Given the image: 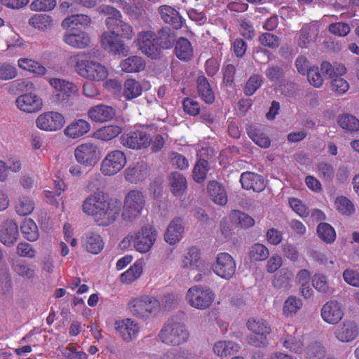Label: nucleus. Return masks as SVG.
<instances>
[{"label":"nucleus","mask_w":359,"mask_h":359,"mask_svg":"<svg viewBox=\"0 0 359 359\" xmlns=\"http://www.w3.org/2000/svg\"><path fill=\"white\" fill-rule=\"evenodd\" d=\"M12 289L11 275L7 269L0 270V293L6 294Z\"/></svg>","instance_id":"774afa93"},{"label":"nucleus","mask_w":359,"mask_h":359,"mask_svg":"<svg viewBox=\"0 0 359 359\" xmlns=\"http://www.w3.org/2000/svg\"><path fill=\"white\" fill-rule=\"evenodd\" d=\"M142 88L140 83L134 79H127L123 85V95L127 100L137 97L142 94Z\"/></svg>","instance_id":"79ce46f5"},{"label":"nucleus","mask_w":359,"mask_h":359,"mask_svg":"<svg viewBox=\"0 0 359 359\" xmlns=\"http://www.w3.org/2000/svg\"><path fill=\"white\" fill-rule=\"evenodd\" d=\"M337 210L343 215H350L354 212V206L351 201L344 196L337 197L335 201Z\"/></svg>","instance_id":"680f3d73"},{"label":"nucleus","mask_w":359,"mask_h":359,"mask_svg":"<svg viewBox=\"0 0 359 359\" xmlns=\"http://www.w3.org/2000/svg\"><path fill=\"white\" fill-rule=\"evenodd\" d=\"M115 330L121 336L123 341L129 342L137 336L139 332V327L133 320L127 318L122 320H116L115 323Z\"/></svg>","instance_id":"393cba45"},{"label":"nucleus","mask_w":359,"mask_h":359,"mask_svg":"<svg viewBox=\"0 0 359 359\" xmlns=\"http://www.w3.org/2000/svg\"><path fill=\"white\" fill-rule=\"evenodd\" d=\"M83 247L89 252L98 254L104 247L101 236L95 232H87L82 238Z\"/></svg>","instance_id":"7c9ffc66"},{"label":"nucleus","mask_w":359,"mask_h":359,"mask_svg":"<svg viewBox=\"0 0 359 359\" xmlns=\"http://www.w3.org/2000/svg\"><path fill=\"white\" fill-rule=\"evenodd\" d=\"M18 66L25 70L33 73L44 75L46 73V69L39 62L27 58H21L18 60Z\"/></svg>","instance_id":"5fc2aeb1"},{"label":"nucleus","mask_w":359,"mask_h":359,"mask_svg":"<svg viewBox=\"0 0 359 359\" xmlns=\"http://www.w3.org/2000/svg\"><path fill=\"white\" fill-rule=\"evenodd\" d=\"M302 307V302L295 296H289L284 302L283 313L286 317L295 315Z\"/></svg>","instance_id":"a18cd8bd"},{"label":"nucleus","mask_w":359,"mask_h":359,"mask_svg":"<svg viewBox=\"0 0 359 359\" xmlns=\"http://www.w3.org/2000/svg\"><path fill=\"white\" fill-rule=\"evenodd\" d=\"M120 142L125 147L139 150L150 145L151 137L143 130H136L123 133L120 137Z\"/></svg>","instance_id":"9b49d317"},{"label":"nucleus","mask_w":359,"mask_h":359,"mask_svg":"<svg viewBox=\"0 0 359 359\" xmlns=\"http://www.w3.org/2000/svg\"><path fill=\"white\" fill-rule=\"evenodd\" d=\"M14 271L20 276L30 279L34 276V271L25 262H18L13 265Z\"/></svg>","instance_id":"338daca9"},{"label":"nucleus","mask_w":359,"mask_h":359,"mask_svg":"<svg viewBox=\"0 0 359 359\" xmlns=\"http://www.w3.org/2000/svg\"><path fill=\"white\" fill-rule=\"evenodd\" d=\"M100 41L102 48L114 55L126 56L128 54V48L116 32L110 31L104 32L101 36Z\"/></svg>","instance_id":"4468645a"},{"label":"nucleus","mask_w":359,"mask_h":359,"mask_svg":"<svg viewBox=\"0 0 359 359\" xmlns=\"http://www.w3.org/2000/svg\"><path fill=\"white\" fill-rule=\"evenodd\" d=\"M238 344L232 341H218L214 346V352L221 357L231 355L238 351Z\"/></svg>","instance_id":"49530a36"},{"label":"nucleus","mask_w":359,"mask_h":359,"mask_svg":"<svg viewBox=\"0 0 359 359\" xmlns=\"http://www.w3.org/2000/svg\"><path fill=\"white\" fill-rule=\"evenodd\" d=\"M34 209V202L29 197L22 196L19 198L15 205L16 212L19 215H29Z\"/></svg>","instance_id":"4d7b16f0"},{"label":"nucleus","mask_w":359,"mask_h":359,"mask_svg":"<svg viewBox=\"0 0 359 359\" xmlns=\"http://www.w3.org/2000/svg\"><path fill=\"white\" fill-rule=\"evenodd\" d=\"M208 170V162L205 159H200L194 168V180L196 182H202L206 177Z\"/></svg>","instance_id":"13d9d810"},{"label":"nucleus","mask_w":359,"mask_h":359,"mask_svg":"<svg viewBox=\"0 0 359 359\" xmlns=\"http://www.w3.org/2000/svg\"><path fill=\"white\" fill-rule=\"evenodd\" d=\"M169 184L174 194H182L187 189V180L184 175L174 172L169 176Z\"/></svg>","instance_id":"4c0bfd02"},{"label":"nucleus","mask_w":359,"mask_h":359,"mask_svg":"<svg viewBox=\"0 0 359 359\" xmlns=\"http://www.w3.org/2000/svg\"><path fill=\"white\" fill-rule=\"evenodd\" d=\"M18 108L27 113H34L43 107L42 100L32 93H25L18 97L15 101Z\"/></svg>","instance_id":"a211bd4d"},{"label":"nucleus","mask_w":359,"mask_h":359,"mask_svg":"<svg viewBox=\"0 0 359 359\" xmlns=\"http://www.w3.org/2000/svg\"><path fill=\"white\" fill-rule=\"evenodd\" d=\"M292 273L287 269H280L276 275L273 280V285L274 287L286 290L290 287V283L292 278Z\"/></svg>","instance_id":"37998d69"},{"label":"nucleus","mask_w":359,"mask_h":359,"mask_svg":"<svg viewBox=\"0 0 359 359\" xmlns=\"http://www.w3.org/2000/svg\"><path fill=\"white\" fill-rule=\"evenodd\" d=\"M56 6V0H34L29 8L34 11H49Z\"/></svg>","instance_id":"69168bd1"},{"label":"nucleus","mask_w":359,"mask_h":359,"mask_svg":"<svg viewBox=\"0 0 359 359\" xmlns=\"http://www.w3.org/2000/svg\"><path fill=\"white\" fill-rule=\"evenodd\" d=\"M230 217L233 222L238 223L241 227L245 229L255 225V219L252 217L239 210H233Z\"/></svg>","instance_id":"6e6d98bb"},{"label":"nucleus","mask_w":359,"mask_h":359,"mask_svg":"<svg viewBox=\"0 0 359 359\" xmlns=\"http://www.w3.org/2000/svg\"><path fill=\"white\" fill-rule=\"evenodd\" d=\"M99 12L107 16L105 25L107 28L112 27L114 23L122 18L119 11L109 5H102L99 7Z\"/></svg>","instance_id":"3c124183"},{"label":"nucleus","mask_w":359,"mask_h":359,"mask_svg":"<svg viewBox=\"0 0 359 359\" xmlns=\"http://www.w3.org/2000/svg\"><path fill=\"white\" fill-rule=\"evenodd\" d=\"M122 132L121 127L114 125L104 126L95 133V136L103 141H109L117 137Z\"/></svg>","instance_id":"8fccbe9b"},{"label":"nucleus","mask_w":359,"mask_h":359,"mask_svg":"<svg viewBox=\"0 0 359 359\" xmlns=\"http://www.w3.org/2000/svg\"><path fill=\"white\" fill-rule=\"evenodd\" d=\"M320 315L323 320L327 323L336 325L342 319L344 311L339 302L330 300L322 306Z\"/></svg>","instance_id":"f3484780"},{"label":"nucleus","mask_w":359,"mask_h":359,"mask_svg":"<svg viewBox=\"0 0 359 359\" xmlns=\"http://www.w3.org/2000/svg\"><path fill=\"white\" fill-rule=\"evenodd\" d=\"M19 236L17 224L12 219H8L0 226V241L6 246H12Z\"/></svg>","instance_id":"412c9836"},{"label":"nucleus","mask_w":359,"mask_h":359,"mask_svg":"<svg viewBox=\"0 0 359 359\" xmlns=\"http://www.w3.org/2000/svg\"><path fill=\"white\" fill-rule=\"evenodd\" d=\"M262 83V78L258 74L251 76L246 83L244 88V93L247 96L252 95L256 90L261 86Z\"/></svg>","instance_id":"e2e57ef3"},{"label":"nucleus","mask_w":359,"mask_h":359,"mask_svg":"<svg viewBox=\"0 0 359 359\" xmlns=\"http://www.w3.org/2000/svg\"><path fill=\"white\" fill-rule=\"evenodd\" d=\"M126 164L125 154L120 150L109 152L101 163L100 170L106 176L114 175L120 172Z\"/></svg>","instance_id":"1a4fd4ad"},{"label":"nucleus","mask_w":359,"mask_h":359,"mask_svg":"<svg viewBox=\"0 0 359 359\" xmlns=\"http://www.w3.org/2000/svg\"><path fill=\"white\" fill-rule=\"evenodd\" d=\"M240 182L245 189H252L254 191L260 192L265 188V184L262 177L252 172H245L241 174Z\"/></svg>","instance_id":"cd10ccee"},{"label":"nucleus","mask_w":359,"mask_h":359,"mask_svg":"<svg viewBox=\"0 0 359 359\" xmlns=\"http://www.w3.org/2000/svg\"><path fill=\"white\" fill-rule=\"evenodd\" d=\"M143 270L142 262L140 260L135 262L129 269L121 275V280L124 283H130L137 279Z\"/></svg>","instance_id":"de8ad7c7"},{"label":"nucleus","mask_w":359,"mask_h":359,"mask_svg":"<svg viewBox=\"0 0 359 359\" xmlns=\"http://www.w3.org/2000/svg\"><path fill=\"white\" fill-rule=\"evenodd\" d=\"M49 84L54 89L51 96L52 102L62 105L67 104L72 95H76L79 88L74 83L62 79L52 78Z\"/></svg>","instance_id":"20e7f679"},{"label":"nucleus","mask_w":359,"mask_h":359,"mask_svg":"<svg viewBox=\"0 0 359 359\" xmlns=\"http://www.w3.org/2000/svg\"><path fill=\"white\" fill-rule=\"evenodd\" d=\"M314 34V29L310 26H304L300 32L298 39V46L301 48H306L309 44L313 41Z\"/></svg>","instance_id":"bf43d9fd"},{"label":"nucleus","mask_w":359,"mask_h":359,"mask_svg":"<svg viewBox=\"0 0 359 359\" xmlns=\"http://www.w3.org/2000/svg\"><path fill=\"white\" fill-rule=\"evenodd\" d=\"M136 42L138 48L147 56L151 59L159 57L158 49L154 32L144 30L139 32L137 36Z\"/></svg>","instance_id":"ddd939ff"},{"label":"nucleus","mask_w":359,"mask_h":359,"mask_svg":"<svg viewBox=\"0 0 359 359\" xmlns=\"http://www.w3.org/2000/svg\"><path fill=\"white\" fill-rule=\"evenodd\" d=\"M128 306L130 311L140 318H148L151 314H156L160 309L159 302L151 297L134 299Z\"/></svg>","instance_id":"6e6552de"},{"label":"nucleus","mask_w":359,"mask_h":359,"mask_svg":"<svg viewBox=\"0 0 359 359\" xmlns=\"http://www.w3.org/2000/svg\"><path fill=\"white\" fill-rule=\"evenodd\" d=\"M154 34L159 55L162 50L172 48L176 41L175 32L168 27L158 29Z\"/></svg>","instance_id":"a878e982"},{"label":"nucleus","mask_w":359,"mask_h":359,"mask_svg":"<svg viewBox=\"0 0 359 359\" xmlns=\"http://www.w3.org/2000/svg\"><path fill=\"white\" fill-rule=\"evenodd\" d=\"M89 117L95 122H106L114 118L116 110L112 107L105 104H98L88 110Z\"/></svg>","instance_id":"bb28decb"},{"label":"nucleus","mask_w":359,"mask_h":359,"mask_svg":"<svg viewBox=\"0 0 359 359\" xmlns=\"http://www.w3.org/2000/svg\"><path fill=\"white\" fill-rule=\"evenodd\" d=\"M318 176L325 182H330L334 176L333 166L326 162H320L317 165Z\"/></svg>","instance_id":"052dcab7"},{"label":"nucleus","mask_w":359,"mask_h":359,"mask_svg":"<svg viewBox=\"0 0 359 359\" xmlns=\"http://www.w3.org/2000/svg\"><path fill=\"white\" fill-rule=\"evenodd\" d=\"M75 71L83 78L90 81H104L108 76L107 68L101 63L79 58L75 64Z\"/></svg>","instance_id":"7ed1b4c3"},{"label":"nucleus","mask_w":359,"mask_h":359,"mask_svg":"<svg viewBox=\"0 0 359 359\" xmlns=\"http://www.w3.org/2000/svg\"><path fill=\"white\" fill-rule=\"evenodd\" d=\"M121 204L112 200H106L99 193L90 195L82 205L83 212L91 215L99 226H107L112 224L119 215Z\"/></svg>","instance_id":"f257e3e1"},{"label":"nucleus","mask_w":359,"mask_h":359,"mask_svg":"<svg viewBox=\"0 0 359 359\" xmlns=\"http://www.w3.org/2000/svg\"><path fill=\"white\" fill-rule=\"evenodd\" d=\"M247 133L249 137L260 147L268 148L270 147V139L259 128L250 126L247 128Z\"/></svg>","instance_id":"e433bc0d"},{"label":"nucleus","mask_w":359,"mask_h":359,"mask_svg":"<svg viewBox=\"0 0 359 359\" xmlns=\"http://www.w3.org/2000/svg\"><path fill=\"white\" fill-rule=\"evenodd\" d=\"M148 176L147 165L144 161L137 162L133 167H128L125 170L126 180L132 183L142 181Z\"/></svg>","instance_id":"c756f323"},{"label":"nucleus","mask_w":359,"mask_h":359,"mask_svg":"<svg viewBox=\"0 0 359 359\" xmlns=\"http://www.w3.org/2000/svg\"><path fill=\"white\" fill-rule=\"evenodd\" d=\"M248 329L254 334L248 337V342L255 347H264L268 344L267 335L271 332L268 323L262 318H250Z\"/></svg>","instance_id":"423d86ee"},{"label":"nucleus","mask_w":359,"mask_h":359,"mask_svg":"<svg viewBox=\"0 0 359 359\" xmlns=\"http://www.w3.org/2000/svg\"><path fill=\"white\" fill-rule=\"evenodd\" d=\"M134 248L141 253L149 252L156 239V231L150 226H143L134 233Z\"/></svg>","instance_id":"f8f14e48"},{"label":"nucleus","mask_w":359,"mask_h":359,"mask_svg":"<svg viewBox=\"0 0 359 359\" xmlns=\"http://www.w3.org/2000/svg\"><path fill=\"white\" fill-rule=\"evenodd\" d=\"M63 41L72 47L82 49L90 45V37L85 32L70 29L65 33Z\"/></svg>","instance_id":"4be33fe9"},{"label":"nucleus","mask_w":359,"mask_h":359,"mask_svg":"<svg viewBox=\"0 0 359 359\" xmlns=\"http://www.w3.org/2000/svg\"><path fill=\"white\" fill-rule=\"evenodd\" d=\"M337 123L344 130L348 131H358L359 130V120L354 116L344 114L339 116Z\"/></svg>","instance_id":"09e8293b"},{"label":"nucleus","mask_w":359,"mask_h":359,"mask_svg":"<svg viewBox=\"0 0 359 359\" xmlns=\"http://www.w3.org/2000/svg\"><path fill=\"white\" fill-rule=\"evenodd\" d=\"M248 255L251 260L264 261L268 258L269 251L264 245L257 243L249 248Z\"/></svg>","instance_id":"603ef678"},{"label":"nucleus","mask_w":359,"mask_h":359,"mask_svg":"<svg viewBox=\"0 0 359 359\" xmlns=\"http://www.w3.org/2000/svg\"><path fill=\"white\" fill-rule=\"evenodd\" d=\"M36 126L43 130L55 131L65 124L63 116L56 111H47L40 114L36 121Z\"/></svg>","instance_id":"dca6fc26"},{"label":"nucleus","mask_w":359,"mask_h":359,"mask_svg":"<svg viewBox=\"0 0 359 359\" xmlns=\"http://www.w3.org/2000/svg\"><path fill=\"white\" fill-rule=\"evenodd\" d=\"M175 43V52L178 59L183 61H189L193 58L194 48L187 39L180 37Z\"/></svg>","instance_id":"473e14b6"},{"label":"nucleus","mask_w":359,"mask_h":359,"mask_svg":"<svg viewBox=\"0 0 359 359\" xmlns=\"http://www.w3.org/2000/svg\"><path fill=\"white\" fill-rule=\"evenodd\" d=\"M20 229L25 238L27 241L33 242L39 238V229L37 225L32 219H24L21 224Z\"/></svg>","instance_id":"ea45409f"},{"label":"nucleus","mask_w":359,"mask_h":359,"mask_svg":"<svg viewBox=\"0 0 359 359\" xmlns=\"http://www.w3.org/2000/svg\"><path fill=\"white\" fill-rule=\"evenodd\" d=\"M280 343L285 348L295 353H300L303 349V343L297 333V329L288 325L285 330Z\"/></svg>","instance_id":"aec40b11"},{"label":"nucleus","mask_w":359,"mask_h":359,"mask_svg":"<svg viewBox=\"0 0 359 359\" xmlns=\"http://www.w3.org/2000/svg\"><path fill=\"white\" fill-rule=\"evenodd\" d=\"M77 162L85 167H93L99 161L100 156L97 147L91 143L81 144L74 150Z\"/></svg>","instance_id":"9d476101"},{"label":"nucleus","mask_w":359,"mask_h":359,"mask_svg":"<svg viewBox=\"0 0 359 359\" xmlns=\"http://www.w3.org/2000/svg\"><path fill=\"white\" fill-rule=\"evenodd\" d=\"M312 285L313 287L319 292L324 294L330 292V287L325 275L316 273L312 278Z\"/></svg>","instance_id":"0e129e2a"},{"label":"nucleus","mask_w":359,"mask_h":359,"mask_svg":"<svg viewBox=\"0 0 359 359\" xmlns=\"http://www.w3.org/2000/svg\"><path fill=\"white\" fill-rule=\"evenodd\" d=\"M53 22V20L50 15L45 13H36L29 19L28 24L39 31L45 32L51 29Z\"/></svg>","instance_id":"f704fd0d"},{"label":"nucleus","mask_w":359,"mask_h":359,"mask_svg":"<svg viewBox=\"0 0 359 359\" xmlns=\"http://www.w3.org/2000/svg\"><path fill=\"white\" fill-rule=\"evenodd\" d=\"M184 231L183 219L175 217L168 224L164 235L165 241L170 245H175L182 238Z\"/></svg>","instance_id":"5701e85b"},{"label":"nucleus","mask_w":359,"mask_h":359,"mask_svg":"<svg viewBox=\"0 0 359 359\" xmlns=\"http://www.w3.org/2000/svg\"><path fill=\"white\" fill-rule=\"evenodd\" d=\"M181 266L183 269L191 268L203 272L206 269L205 263L201 259L200 250L192 247L189 250L187 255L181 262Z\"/></svg>","instance_id":"b1692460"},{"label":"nucleus","mask_w":359,"mask_h":359,"mask_svg":"<svg viewBox=\"0 0 359 359\" xmlns=\"http://www.w3.org/2000/svg\"><path fill=\"white\" fill-rule=\"evenodd\" d=\"M145 205V197L142 192L138 190H132L128 193L124 201L122 212L123 220L132 222L142 212Z\"/></svg>","instance_id":"39448f33"},{"label":"nucleus","mask_w":359,"mask_h":359,"mask_svg":"<svg viewBox=\"0 0 359 359\" xmlns=\"http://www.w3.org/2000/svg\"><path fill=\"white\" fill-rule=\"evenodd\" d=\"M359 334V328L353 320H346L339 325L334 331L336 338L345 343L353 341Z\"/></svg>","instance_id":"6ab92c4d"},{"label":"nucleus","mask_w":359,"mask_h":359,"mask_svg":"<svg viewBox=\"0 0 359 359\" xmlns=\"http://www.w3.org/2000/svg\"><path fill=\"white\" fill-rule=\"evenodd\" d=\"M236 264L233 258L226 252L219 253L213 265V271L224 279H230L236 271Z\"/></svg>","instance_id":"2eb2a0df"},{"label":"nucleus","mask_w":359,"mask_h":359,"mask_svg":"<svg viewBox=\"0 0 359 359\" xmlns=\"http://www.w3.org/2000/svg\"><path fill=\"white\" fill-rule=\"evenodd\" d=\"M208 190L212 200L219 205H224L227 203V196L222 186L217 182H210Z\"/></svg>","instance_id":"c9c22d12"},{"label":"nucleus","mask_w":359,"mask_h":359,"mask_svg":"<svg viewBox=\"0 0 359 359\" xmlns=\"http://www.w3.org/2000/svg\"><path fill=\"white\" fill-rule=\"evenodd\" d=\"M161 19L175 29L182 28L183 22L179 12L170 6L163 5L158 8Z\"/></svg>","instance_id":"c85d7f7f"},{"label":"nucleus","mask_w":359,"mask_h":359,"mask_svg":"<svg viewBox=\"0 0 359 359\" xmlns=\"http://www.w3.org/2000/svg\"><path fill=\"white\" fill-rule=\"evenodd\" d=\"M185 299L191 307L203 310L212 304L215 294L210 288L195 285L187 290Z\"/></svg>","instance_id":"0eeeda50"},{"label":"nucleus","mask_w":359,"mask_h":359,"mask_svg":"<svg viewBox=\"0 0 359 359\" xmlns=\"http://www.w3.org/2000/svg\"><path fill=\"white\" fill-rule=\"evenodd\" d=\"M91 23V18L84 14L72 15L65 18L61 24L64 29H70L74 25L89 26Z\"/></svg>","instance_id":"c03bdc74"},{"label":"nucleus","mask_w":359,"mask_h":359,"mask_svg":"<svg viewBox=\"0 0 359 359\" xmlns=\"http://www.w3.org/2000/svg\"><path fill=\"white\" fill-rule=\"evenodd\" d=\"M158 337L165 344L178 346L187 341L189 332L183 323L168 321L162 327Z\"/></svg>","instance_id":"f03ea898"},{"label":"nucleus","mask_w":359,"mask_h":359,"mask_svg":"<svg viewBox=\"0 0 359 359\" xmlns=\"http://www.w3.org/2000/svg\"><path fill=\"white\" fill-rule=\"evenodd\" d=\"M90 128V123L83 119H78L72 122L65 129V134L72 139H76L86 134Z\"/></svg>","instance_id":"72a5a7b5"},{"label":"nucleus","mask_w":359,"mask_h":359,"mask_svg":"<svg viewBox=\"0 0 359 359\" xmlns=\"http://www.w3.org/2000/svg\"><path fill=\"white\" fill-rule=\"evenodd\" d=\"M196 83L198 93L201 99L207 104H212L215 95L208 79L204 75L198 76Z\"/></svg>","instance_id":"2f4dec72"},{"label":"nucleus","mask_w":359,"mask_h":359,"mask_svg":"<svg viewBox=\"0 0 359 359\" xmlns=\"http://www.w3.org/2000/svg\"><path fill=\"white\" fill-rule=\"evenodd\" d=\"M318 237L327 243H332L336 238V233L333 227L327 223H320L317 226Z\"/></svg>","instance_id":"864d4df0"},{"label":"nucleus","mask_w":359,"mask_h":359,"mask_svg":"<svg viewBox=\"0 0 359 359\" xmlns=\"http://www.w3.org/2000/svg\"><path fill=\"white\" fill-rule=\"evenodd\" d=\"M108 29L110 32H116L118 36L120 35L127 39H131L135 35L132 26L123 20L122 18H120L116 23H114L113 26L109 27Z\"/></svg>","instance_id":"58836bf2"},{"label":"nucleus","mask_w":359,"mask_h":359,"mask_svg":"<svg viewBox=\"0 0 359 359\" xmlns=\"http://www.w3.org/2000/svg\"><path fill=\"white\" fill-rule=\"evenodd\" d=\"M121 69L126 72H140L144 68L145 64L141 57L131 56L123 60L120 65Z\"/></svg>","instance_id":"a19ab883"}]
</instances>
